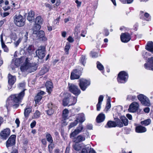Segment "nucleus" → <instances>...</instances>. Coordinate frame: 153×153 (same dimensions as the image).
Listing matches in <instances>:
<instances>
[{"instance_id":"obj_9","label":"nucleus","mask_w":153,"mask_h":153,"mask_svg":"<svg viewBox=\"0 0 153 153\" xmlns=\"http://www.w3.org/2000/svg\"><path fill=\"white\" fill-rule=\"evenodd\" d=\"M45 47L41 46L36 51V56L39 59H42L45 56Z\"/></svg>"},{"instance_id":"obj_29","label":"nucleus","mask_w":153,"mask_h":153,"mask_svg":"<svg viewBox=\"0 0 153 153\" xmlns=\"http://www.w3.org/2000/svg\"><path fill=\"white\" fill-rule=\"evenodd\" d=\"M146 49L153 53V42H148Z\"/></svg>"},{"instance_id":"obj_47","label":"nucleus","mask_w":153,"mask_h":153,"mask_svg":"<svg viewBox=\"0 0 153 153\" xmlns=\"http://www.w3.org/2000/svg\"><path fill=\"white\" fill-rule=\"evenodd\" d=\"M1 45L2 48L3 49L4 52H8V48L7 46L5 45L4 43L1 44Z\"/></svg>"},{"instance_id":"obj_37","label":"nucleus","mask_w":153,"mask_h":153,"mask_svg":"<svg viewBox=\"0 0 153 153\" xmlns=\"http://www.w3.org/2000/svg\"><path fill=\"white\" fill-rule=\"evenodd\" d=\"M68 111L67 109H65L63 110L62 113V117L63 118L67 119L68 116Z\"/></svg>"},{"instance_id":"obj_28","label":"nucleus","mask_w":153,"mask_h":153,"mask_svg":"<svg viewBox=\"0 0 153 153\" xmlns=\"http://www.w3.org/2000/svg\"><path fill=\"white\" fill-rule=\"evenodd\" d=\"M8 82L9 84L10 85H13L16 81V78L15 76H12L10 74L8 75Z\"/></svg>"},{"instance_id":"obj_1","label":"nucleus","mask_w":153,"mask_h":153,"mask_svg":"<svg viewBox=\"0 0 153 153\" xmlns=\"http://www.w3.org/2000/svg\"><path fill=\"white\" fill-rule=\"evenodd\" d=\"M25 90V89L23 90L19 94L11 95L8 98L6 105L7 109L12 106L14 108L18 107L19 103L21 102L24 96Z\"/></svg>"},{"instance_id":"obj_19","label":"nucleus","mask_w":153,"mask_h":153,"mask_svg":"<svg viewBox=\"0 0 153 153\" xmlns=\"http://www.w3.org/2000/svg\"><path fill=\"white\" fill-rule=\"evenodd\" d=\"M26 59L24 57H22L20 58L16 59L15 62V65L18 66L21 64L22 65V64L24 62V64L25 63Z\"/></svg>"},{"instance_id":"obj_17","label":"nucleus","mask_w":153,"mask_h":153,"mask_svg":"<svg viewBox=\"0 0 153 153\" xmlns=\"http://www.w3.org/2000/svg\"><path fill=\"white\" fill-rule=\"evenodd\" d=\"M138 104L137 102H134L130 105L128 110L130 112H134L138 109Z\"/></svg>"},{"instance_id":"obj_10","label":"nucleus","mask_w":153,"mask_h":153,"mask_svg":"<svg viewBox=\"0 0 153 153\" xmlns=\"http://www.w3.org/2000/svg\"><path fill=\"white\" fill-rule=\"evenodd\" d=\"M35 22L36 24L35 27H37V31H34L33 33L36 34L37 33V32L40 29L41 27L39 25L42 24L43 22V19L41 16H38L36 18Z\"/></svg>"},{"instance_id":"obj_12","label":"nucleus","mask_w":153,"mask_h":153,"mask_svg":"<svg viewBox=\"0 0 153 153\" xmlns=\"http://www.w3.org/2000/svg\"><path fill=\"white\" fill-rule=\"evenodd\" d=\"M83 126L82 124L79 125L74 131L72 132L70 135V137H74L82 131Z\"/></svg>"},{"instance_id":"obj_35","label":"nucleus","mask_w":153,"mask_h":153,"mask_svg":"<svg viewBox=\"0 0 153 153\" xmlns=\"http://www.w3.org/2000/svg\"><path fill=\"white\" fill-rule=\"evenodd\" d=\"M48 68L46 66H44L40 71L39 73L41 75H42L48 72Z\"/></svg>"},{"instance_id":"obj_33","label":"nucleus","mask_w":153,"mask_h":153,"mask_svg":"<svg viewBox=\"0 0 153 153\" xmlns=\"http://www.w3.org/2000/svg\"><path fill=\"white\" fill-rule=\"evenodd\" d=\"M115 123L116 126H117L119 127H122L123 126L122 121L119 119L116 120Z\"/></svg>"},{"instance_id":"obj_45","label":"nucleus","mask_w":153,"mask_h":153,"mask_svg":"<svg viewBox=\"0 0 153 153\" xmlns=\"http://www.w3.org/2000/svg\"><path fill=\"white\" fill-rule=\"evenodd\" d=\"M78 123V121L77 120H75L74 122L71 123L69 126V128L70 129L76 126L77 124Z\"/></svg>"},{"instance_id":"obj_27","label":"nucleus","mask_w":153,"mask_h":153,"mask_svg":"<svg viewBox=\"0 0 153 153\" xmlns=\"http://www.w3.org/2000/svg\"><path fill=\"white\" fill-rule=\"evenodd\" d=\"M34 12L32 10H30L28 13L27 19L30 22L32 21L34 19Z\"/></svg>"},{"instance_id":"obj_6","label":"nucleus","mask_w":153,"mask_h":153,"mask_svg":"<svg viewBox=\"0 0 153 153\" xmlns=\"http://www.w3.org/2000/svg\"><path fill=\"white\" fill-rule=\"evenodd\" d=\"M138 99L143 105L149 106L150 105V101L148 98L143 94H140L137 96Z\"/></svg>"},{"instance_id":"obj_39","label":"nucleus","mask_w":153,"mask_h":153,"mask_svg":"<svg viewBox=\"0 0 153 153\" xmlns=\"http://www.w3.org/2000/svg\"><path fill=\"white\" fill-rule=\"evenodd\" d=\"M89 148H90V145H86L85 148L82 149L81 153H88V151L89 150Z\"/></svg>"},{"instance_id":"obj_49","label":"nucleus","mask_w":153,"mask_h":153,"mask_svg":"<svg viewBox=\"0 0 153 153\" xmlns=\"http://www.w3.org/2000/svg\"><path fill=\"white\" fill-rule=\"evenodd\" d=\"M85 56H82L80 58V61L84 65L85 64Z\"/></svg>"},{"instance_id":"obj_48","label":"nucleus","mask_w":153,"mask_h":153,"mask_svg":"<svg viewBox=\"0 0 153 153\" xmlns=\"http://www.w3.org/2000/svg\"><path fill=\"white\" fill-rule=\"evenodd\" d=\"M54 147V145L50 143L48 146V149L50 153H52L53 149Z\"/></svg>"},{"instance_id":"obj_15","label":"nucleus","mask_w":153,"mask_h":153,"mask_svg":"<svg viewBox=\"0 0 153 153\" xmlns=\"http://www.w3.org/2000/svg\"><path fill=\"white\" fill-rule=\"evenodd\" d=\"M81 72L77 69L74 70L71 72L70 78L72 80L78 79L79 78L81 75Z\"/></svg>"},{"instance_id":"obj_42","label":"nucleus","mask_w":153,"mask_h":153,"mask_svg":"<svg viewBox=\"0 0 153 153\" xmlns=\"http://www.w3.org/2000/svg\"><path fill=\"white\" fill-rule=\"evenodd\" d=\"M142 19L146 20L147 21H149L151 20L150 17L149 16V14L146 13L144 14V17L141 18Z\"/></svg>"},{"instance_id":"obj_14","label":"nucleus","mask_w":153,"mask_h":153,"mask_svg":"<svg viewBox=\"0 0 153 153\" xmlns=\"http://www.w3.org/2000/svg\"><path fill=\"white\" fill-rule=\"evenodd\" d=\"M144 66L146 69L153 71V57L149 58L148 62L144 64Z\"/></svg>"},{"instance_id":"obj_30","label":"nucleus","mask_w":153,"mask_h":153,"mask_svg":"<svg viewBox=\"0 0 153 153\" xmlns=\"http://www.w3.org/2000/svg\"><path fill=\"white\" fill-rule=\"evenodd\" d=\"M32 109L30 107H26L24 110V115L26 118H27L30 113L31 112Z\"/></svg>"},{"instance_id":"obj_40","label":"nucleus","mask_w":153,"mask_h":153,"mask_svg":"<svg viewBox=\"0 0 153 153\" xmlns=\"http://www.w3.org/2000/svg\"><path fill=\"white\" fill-rule=\"evenodd\" d=\"M40 112L38 110H36L34 113L32 117L33 119L38 118L40 117Z\"/></svg>"},{"instance_id":"obj_21","label":"nucleus","mask_w":153,"mask_h":153,"mask_svg":"<svg viewBox=\"0 0 153 153\" xmlns=\"http://www.w3.org/2000/svg\"><path fill=\"white\" fill-rule=\"evenodd\" d=\"M37 36L39 38L40 40L42 41H45L47 40L45 36V33L43 30H40L39 31L37 35Z\"/></svg>"},{"instance_id":"obj_58","label":"nucleus","mask_w":153,"mask_h":153,"mask_svg":"<svg viewBox=\"0 0 153 153\" xmlns=\"http://www.w3.org/2000/svg\"><path fill=\"white\" fill-rule=\"evenodd\" d=\"M49 109H52L53 108V105L51 103L48 104L47 105Z\"/></svg>"},{"instance_id":"obj_62","label":"nucleus","mask_w":153,"mask_h":153,"mask_svg":"<svg viewBox=\"0 0 153 153\" xmlns=\"http://www.w3.org/2000/svg\"><path fill=\"white\" fill-rule=\"evenodd\" d=\"M89 153H96L95 152L93 148H91L90 146V148H89Z\"/></svg>"},{"instance_id":"obj_50","label":"nucleus","mask_w":153,"mask_h":153,"mask_svg":"<svg viewBox=\"0 0 153 153\" xmlns=\"http://www.w3.org/2000/svg\"><path fill=\"white\" fill-rule=\"evenodd\" d=\"M91 56L92 58H95L98 57L97 53L95 52H91Z\"/></svg>"},{"instance_id":"obj_54","label":"nucleus","mask_w":153,"mask_h":153,"mask_svg":"<svg viewBox=\"0 0 153 153\" xmlns=\"http://www.w3.org/2000/svg\"><path fill=\"white\" fill-rule=\"evenodd\" d=\"M103 96L102 95H100L98 98V102L102 103V102L103 101Z\"/></svg>"},{"instance_id":"obj_36","label":"nucleus","mask_w":153,"mask_h":153,"mask_svg":"<svg viewBox=\"0 0 153 153\" xmlns=\"http://www.w3.org/2000/svg\"><path fill=\"white\" fill-rule=\"evenodd\" d=\"M27 51L30 54H32L34 51V46L32 45H29L27 49Z\"/></svg>"},{"instance_id":"obj_20","label":"nucleus","mask_w":153,"mask_h":153,"mask_svg":"<svg viewBox=\"0 0 153 153\" xmlns=\"http://www.w3.org/2000/svg\"><path fill=\"white\" fill-rule=\"evenodd\" d=\"M85 136L82 134H80L75 138L74 142L79 143L85 141Z\"/></svg>"},{"instance_id":"obj_44","label":"nucleus","mask_w":153,"mask_h":153,"mask_svg":"<svg viewBox=\"0 0 153 153\" xmlns=\"http://www.w3.org/2000/svg\"><path fill=\"white\" fill-rule=\"evenodd\" d=\"M97 67L98 69L100 70H103L104 68L103 65L99 61H97Z\"/></svg>"},{"instance_id":"obj_55","label":"nucleus","mask_w":153,"mask_h":153,"mask_svg":"<svg viewBox=\"0 0 153 153\" xmlns=\"http://www.w3.org/2000/svg\"><path fill=\"white\" fill-rule=\"evenodd\" d=\"M101 103L98 102V103L97 105V109L98 111H99L101 108Z\"/></svg>"},{"instance_id":"obj_8","label":"nucleus","mask_w":153,"mask_h":153,"mask_svg":"<svg viewBox=\"0 0 153 153\" xmlns=\"http://www.w3.org/2000/svg\"><path fill=\"white\" fill-rule=\"evenodd\" d=\"M79 86L81 89L85 91L87 87L89 85L90 82L89 81L84 79H81L79 80Z\"/></svg>"},{"instance_id":"obj_51","label":"nucleus","mask_w":153,"mask_h":153,"mask_svg":"<svg viewBox=\"0 0 153 153\" xmlns=\"http://www.w3.org/2000/svg\"><path fill=\"white\" fill-rule=\"evenodd\" d=\"M22 40V38H20L16 41L14 42L15 45L17 46Z\"/></svg>"},{"instance_id":"obj_34","label":"nucleus","mask_w":153,"mask_h":153,"mask_svg":"<svg viewBox=\"0 0 153 153\" xmlns=\"http://www.w3.org/2000/svg\"><path fill=\"white\" fill-rule=\"evenodd\" d=\"M120 119L125 126H127L128 125V120L125 117L122 116L120 117Z\"/></svg>"},{"instance_id":"obj_38","label":"nucleus","mask_w":153,"mask_h":153,"mask_svg":"<svg viewBox=\"0 0 153 153\" xmlns=\"http://www.w3.org/2000/svg\"><path fill=\"white\" fill-rule=\"evenodd\" d=\"M151 122V120L150 119H148L143 121H142L140 122V123L144 126H147Z\"/></svg>"},{"instance_id":"obj_11","label":"nucleus","mask_w":153,"mask_h":153,"mask_svg":"<svg viewBox=\"0 0 153 153\" xmlns=\"http://www.w3.org/2000/svg\"><path fill=\"white\" fill-rule=\"evenodd\" d=\"M10 130L9 128L4 129L0 133V137L3 140H6L10 135Z\"/></svg>"},{"instance_id":"obj_24","label":"nucleus","mask_w":153,"mask_h":153,"mask_svg":"<svg viewBox=\"0 0 153 153\" xmlns=\"http://www.w3.org/2000/svg\"><path fill=\"white\" fill-rule=\"evenodd\" d=\"M135 131L137 133H142L145 132L146 131V129L144 127L139 126L136 127Z\"/></svg>"},{"instance_id":"obj_32","label":"nucleus","mask_w":153,"mask_h":153,"mask_svg":"<svg viewBox=\"0 0 153 153\" xmlns=\"http://www.w3.org/2000/svg\"><path fill=\"white\" fill-rule=\"evenodd\" d=\"M116 127L115 123V121H109L107 123L105 126L106 128H111Z\"/></svg>"},{"instance_id":"obj_26","label":"nucleus","mask_w":153,"mask_h":153,"mask_svg":"<svg viewBox=\"0 0 153 153\" xmlns=\"http://www.w3.org/2000/svg\"><path fill=\"white\" fill-rule=\"evenodd\" d=\"M85 120V115L83 113H81L77 115L76 120H78L79 122L82 123L84 122Z\"/></svg>"},{"instance_id":"obj_60","label":"nucleus","mask_w":153,"mask_h":153,"mask_svg":"<svg viewBox=\"0 0 153 153\" xmlns=\"http://www.w3.org/2000/svg\"><path fill=\"white\" fill-rule=\"evenodd\" d=\"M111 107V104L110 103H107L106 106V108L107 109H109Z\"/></svg>"},{"instance_id":"obj_2","label":"nucleus","mask_w":153,"mask_h":153,"mask_svg":"<svg viewBox=\"0 0 153 153\" xmlns=\"http://www.w3.org/2000/svg\"><path fill=\"white\" fill-rule=\"evenodd\" d=\"M28 58H26L25 63L20 67V69L22 71H27L31 73L35 71L37 69V65L36 63H30L28 62Z\"/></svg>"},{"instance_id":"obj_3","label":"nucleus","mask_w":153,"mask_h":153,"mask_svg":"<svg viewBox=\"0 0 153 153\" xmlns=\"http://www.w3.org/2000/svg\"><path fill=\"white\" fill-rule=\"evenodd\" d=\"M15 24L18 27L23 26L25 23V19L21 15H16L13 17Z\"/></svg>"},{"instance_id":"obj_64","label":"nucleus","mask_w":153,"mask_h":153,"mask_svg":"<svg viewBox=\"0 0 153 153\" xmlns=\"http://www.w3.org/2000/svg\"><path fill=\"white\" fill-rule=\"evenodd\" d=\"M42 143L44 145H46L47 144V142L45 139H43L41 140Z\"/></svg>"},{"instance_id":"obj_18","label":"nucleus","mask_w":153,"mask_h":153,"mask_svg":"<svg viewBox=\"0 0 153 153\" xmlns=\"http://www.w3.org/2000/svg\"><path fill=\"white\" fill-rule=\"evenodd\" d=\"M45 86L49 94H51L53 88L52 82L50 81L47 82L45 84Z\"/></svg>"},{"instance_id":"obj_53","label":"nucleus","mask_w":153,"mask_h":153,"mask_svg":"<svg viewBox=\"0 0 153 153\" xmlns=\"http://www.w3.org/2000/svg\"><path fill=\"white\" fill-rule=\"evenodd\" d=\"M36 124V121L35 120H33L30 124V127L31 128H33L35 126Z\"/></svg>"},{"instance_id":"obj_43","label":"nucleus","mask_w":153,"mask_h":153,"mask_svg":"<svg viewBox=\"0 0 153 153\" xmlns=\"http://www.w3.org/2000/svg\"><path fill=\"white\" fill-rule=\"evenodd\" d=\"M136 98V97L135 95H129L127 96V100H134Z\"/></svg>"},{"instance_id":"obj_22","label":"nucleus","mask_w":153,"mask_h":153,"mask_svg":"<svg viewBox=\"0 0 153 153\" xmlns=\"http://www.w3.org/2000/svg\"><path fill=\"white\" fill-rule=\"evenodd\" d=\"M73 145V148L76 151H80L83 146V143H79L77 142H75Z\"/></svg>"},{"instance_id":"obj_61","label":"nucleus","mask_w":153,"mask_h":153,"mask_svg":"<svg viewBox=\"0 0 153 153\" xmlns=\"http://www.w3.org/2000/svg\"><path fill=\"white\" fill-rule=\"evenodd\" d=\"M3 9L4 10L6 11L10 9V7L8 6H5L3 7Z\"/></svg>"},{"instance_id":"obj_59","label":"nucleus","mask_w":153,"mask_h":153,"mask_svg":"<svg viewBox=\"0 0 153 153\" xmlns=\"http://www.w3.org/2000/svg\"><path fill=\"white\" fill-rule=\"evenodd\" d=\"M25 84L24 82L21 83L19 84V88H24L25 87Z\"/></svg>"},{"instance_id":"obj_7","label":"nucleus","mask_w":153,"mask_h":153,"mask_svg":"<svg viewBox=\"0 0 153 153\" xmlns=\"http://www.w3.org/2000/svg\"><path fill=\"white\" fill-rule=\"evenodd\" d=\"M70 102L69 99L68 97L64 98L63 100V105L64 106L67 105L70 103L69 105H74L77 102V97H72L70 99Z\"/></svg>"},{"instance_id":"obj_16","label":"nucleus","mask_w":153,"mask_h":153,"mask_svg":"<svg viewBox=\"0 0 153 153\" xmlns=\"http://www.w3.org/2000/svg\"><path fill=\"white\" fill-rule=\"evenodd\" d=\"M120 39L122 42H127L131 39L130 35L128 33H122L121 35Z\"/></svg>"},{"instance_id":"obj_5","label":"nucleus","mask_w":153,"mask_h":153,"mask_svg":"<svg viewBox=\"0 0 153 153\" xmlns=\"http://www.w3.org/2000/svg\"><path fill=\"white\" fill-rule=\"evenodd\" d=\"M128 78V74L124 71H121L118 74L117 79L119 83H124L127 81Z\"/></svg>"},{"instance_id":"obj_57","label":"nucleus","mask_w":153,"mask_h":153,"mask_svg":"<svg viewBox=\"0 0 153 153\" xmlns=\"http://www.w3.org/2000/svg\"><path fill=\"white\" fill-rule=\"evenodd\" d=\"M15 122V123L17 124V127H19V124H20V121H19V119L18 118L16 119Z\"/></svg>"},{"instance_id":"obj_52","label":"nucleus","mask_w":153,"mask_h":153,"mask_svg":"<svg viewBox=\"0 0 153 153\" xmlns=\"http://www.w3.org/2000/svg\"><path fill=\"white\" fill-rule=\"evenodd\" d=\"M47 113L49 115H51L53 113V110L52 109H49L47 111Z\"/></svg>"},{"instance_id":"obj_13","label":"nucleus","mask_w":153,"mask_h":153,"mask_svg":"<svg viewBox=\"0 0 153 153\" xmlns=\"http://www.w3.org/2000/svg\"><path fill=\"white\" fill-rule=\"evenodd\" d=\"M16 136L12 135L10 136L6 142V146L7 148L14 145L16 142Z\"/></svg>"},{"instance_id":"obj_4","label":"nucleus","mask_w":153,"mask_h":153,"mask_svg":"<svg viewBox=\"0 0 153 153\" xmlns=\"http://www.w3.org/2000/svg\"><path fill=\"white\" fill-rule=\"evenodd\" d=\"M68 89L70 92L76 96H78L81 93L78 86L73 83H68Z\"/></svg>"},{"instance_id":"obj_56","label":"nucleus","mask_w":153,"mask_h":153,"mask_svg":"<svg viewBox=\"0 0 153 153\" xmlns=\"http://www.w3.org/2000/svg\"><path fill=\"white\" fill-rule=\"evenodd\" d=\"M67 40L70 42H73L74 41V39L71 36H69L67 39Z\"/></svg>"},{"instance_id":"obj_46","label":"nucleus","mask_w":153,"mask_h":153,"mask_svg":"<svg viewBox=\"0 0 153 153\" xmlns=\"http://www.w3.org/2000/svg\"><path fill=\"white\" fill-rule=\"evenodd\" d=\"M70 47L71 45L68 42H67L65 48V51L67 54L68 53V51L70 48Z\"/></svg>"},{"instance_id":"obj_63","label":"nucleus","mask_w":153,"mask_h":153,"mask_svg":"<svg viewBox=\"0 0 153 153\" xmlns=\"http://www.w3.org/2000/svg\"><path fill=\"white\" fill-rule=\"evenodd\" d=\"M144 111L146 113H148L150 111V108L149 107L143 109Z\"/></svg>"},{"instance_id":"obj_25","label":"nucleus","mask_w":153,"mask_h":153,"mask_svg":"<svg viewBox=\"0 0 153 153\" xmlns=\"http://www.w3.org/2000/svg\"><path fill=\"white\" fill-rule=\"evenodd\" d=\"M28 33L27 32H23L22 33H19V35H21L22 36L20 38H22V40H23L25 42H26L28 39Z\"/></svg>"},{"instance_id":"obj_23","label":"nucleus","mask_w":153,"mask_h":153,"mask_svg":"<svg viewBox=\"0 0 153 153\" xmlns=\"http://www.w3.org/2000/svg\"><path fill=\"white\" fill-rule=\"evenodd\" d=\"M105 118V115L102 113L100 114L96 118V121L97 123H100L104 121Z\"/></svg>"},{"instance_id":"obj_41","label":"nucleus","mask_w":153,"mask_h":153,"mask_svg":"<svg viewBox=\"0 0 153 153\" xmlns=\"http://www.w3.org/2000/svg\"><path fill=\"white\" fill-rule=\"evenodd\" d=\"M42 98V96L37 94V96L35 97L34 99L36 103V104L39 103V102L40 101Z\"/></svg>"},{"instance_id":"obj_31","label":"nucleus","mask_w":153,"mask_h":153,"mask_svg":"<svg viewBox=\"0 0 153 153\" xmlns=\"http://www.w3.org/2000/svg\"><path fill=\"white\" fill-rule=\"evenodd\" d=\"M47 141L50 143H53V138L50 134L48 133L46 134L45 136Z\"/></svg>"}]
</instances>
